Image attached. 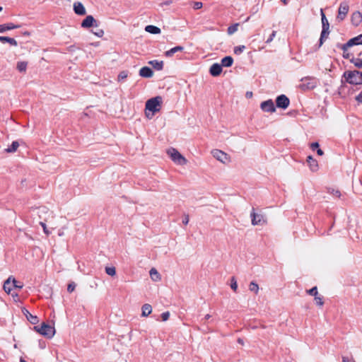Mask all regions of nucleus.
<instances>
[{"label":"nucleus","mask_w":362,"mask_h":362,"mask_svg":"<svg viewBox=\"0 0 362 362\" xmlns=\"http://www.w3.org/2000/svg\"><path fill=\"white\" fill-rule=\"evenodd\" d=\"M162 104V98L156 96L148 100L146 103V116L151 119L154 114L159 112Z\"/></svg>","instance_id":"nucleus-1"},{"label":"nucleus","mask_w":362,"mask_h":362,"mask_svg":"<svg viewBox=\"0 0 362 362\" xmlns=\"http://www.w3.org/2000/svg\"><path fill=\"white\" fill-rule=\"evenodd\" d=\"M344 76L349 83L355 85L362 83V72L359 71H345Z\"/></svg>","instance_id":"nucleus-2"},{"label":"nucleus","mask_w":362,"mask_h":362,"mask_svg":"<svg viewBox=\"0 0 362 362\" xmlns=\"http://www.w3.org/2000/svg\"><path fill=\"white\" fill-rule=\"evenodd\" d=\"M168 155L177 165H184L187 163V159L175 148H170L167 151Z\"/></svg>","instance_id":"nucleus-3"},{"label":"nucleus","mask_w":362,"mask_h":362,"mask_svg":"<svg viewBox=\"0 0 362 362\" xmlns=\"http://www.w3.org/2000/svg\"><path fill=\"white\" fill-rule=\"evenodd\" d=\"M34 329L47 338H52L55 333L54 328L45 323H42L40 326H35Z\"/></svg>","instance_id":"nucleus-4"},{"label":"nucleus","mask_w":362,"mask_h":362,"mask_svg":"<svg viewBox=\"0 0 362 362\" xmlns=\"http://www.w3.org/2000/svg\"><path fill=\"white\" fill-rule=\"evenodd\" d=\"M349 6L347 2L343 1L340 4L339 9H338V14L337 16L336 20L338 22H341L344 21L349 12Z\"/></svg>","instance_id":"nucleus-5"},{"label":"nucleus","mask_w":362,"mask_h":362,"mask_svg":"<svg viewBox=\"0 0 362 362\" xmlns=\"http://www.w3.org/2000/svg\"><path fill=\"white\" fill-rule=\"evenodd\" d=\"M250 217H251L252 224L253 226L262 225L264 223H266V220L264 218V215L262 214L255 213L254 209H252V211L250 214Z\"/></svg>","instance_id":"nucleus-6"},{"label":"nucleus","mask_w":362,"mask_h":362,"mask_svg":"<svg viewBox=\"0 0 362 362\" xmlns=\"http://www.w3.org/2000/svg\"><path fill=\"white\" fill-rule=\"evenodd\" d=\"M211 153L216 159L223 163H226L229 161L228 156L221 150L214 149L211 151Z\"/></svg>","instance_id":"nucleus-7"},{"label":"nucleus","mask_w":362,"mask_h":362,"mask_svg":"<svg viewBox=\"0 0 362 362\" xmlns=\"http://www.w3.org/2000/svg\"><path fill=\"white\" fill-rule=\"evenodd\" d=\"M276 104L279 108L286 109L290 104V100L285 95H281L276 98Z\"/></svg>","instance_id":"nucleus-8"},{"label":"nucleus","mask_w":362,"mask_h":362,"mask_svg":"<svg viewBox=\"0 0 362 362\" xmlns=\"http://www.w3.org/2000/svg\"><path fill=\"white\" fill-rule=\"evenodd\" d=\"M362 45V34L350 39L346 44L342 45V49L346 51L353 45Z\"/></svg>","instance_id":"nucleus-9"},{"label":"nucleus","mask_w":362,"mask_h":362,"mask_svg":"<svg viewBox=\"0 0 362 362\" xmlns=\"http://www.w3.org/2000/svg\"><path fill=\"white\" fill-rule=\"evenodd\" d=\"M260 107L264 112H274L276 110L272 100H268L262 102L260 105Z\"/></svg>","instance_id":"nucleus-10"},{"label":"nucleus","mask_w":362,"mask_h":362,"mask_svg":"<svg viewBox=\"0 0 362 362\" xmlns=\"http://www.w3.org/2000/svg\"><path fill=\"white\" fill-rule=\"evenodd\" d=\"M221 72L222 66L218 63L213 64L209 69V73L213 76H218L221 74Z\"/></svg>","instance_id":"nucleus-11"},{"label":"nucleus","mask_w":362,"mask_h":362,"mask_svg":"<svg viewBox=\"0 0 362 362\" xmlns=\"http://www.w3.org/2000/svg\"><path fill=\"white\" fill-rule=\"evenodd\" d=\"M74 11L77 15L79 16H84L86 13L84 6L79 1L75 2L74 4Z\"/></svg>","instance_id":"nucleus-12"},{"label":"nucleus","mask_w":362,"mask_h":362,"mask_svg":"<svg viewBox=\"0 0 362 362\" xmlns=\"http://www.w3.org/2000/svg\"><path fill=\"white\" fill-rule=\"evenodd\" d=\"M96 21L92 16H88L81 23V27L88 28L94 26V23Z\"/></svg>","instance_id":"nucleus-13"},{"label":"nucleus","mask_w":362,"mask_h":362,"mask_svg":"<svg viewBox=\"0 0 362 362\" xmlns=\"http://www.w3.org/2000/svg\"><path fill=\"white\" fill-rule=\"evenodd\" d=\"M351 23L354 26H358L362 21V15L359 11H355L351 15Z\"/></svg>","instance_id":"nucleus-14"},{"label":"nucleus","mask_w":362,"mask_h":362,"mask_svg":"<svg viewBox=\"0 0 362 362\" xmlns=\"http://www.w3.org/2000/svg\"><path fill=\"white\" fill-rule=\"evenodd\" d=\"M307 162L309 165L310 169L313 172H315L318 170L319 166H318L317 161L315 158H313V156H308Z\"/></svg>","instance_id":"nucleus-15"},{"label":"nucleus","mask_w":362,"mask_h":362,"mask_svg":"<svg viewBox=\"0 0 362 362\" xmlns=\"http://www.w3.org/2000/svg\"><path fill=\"white\" fill-rule=\"evenodd\" d=\"M139 75L144 78H151L153 75V72L151 68L144 66L139 70Z\"/></svg>","instance_id":"nucleus-16"},{"label":"nucleus","mask_w":362,"mask_h":362,"mask_svg":"<svg viewBox=\"0 0 362 362\" xmlns=\"http://www.w3.org/2000/svg\"><path fill=\"white\" fill-rule=\"evenodd\" d=\"M20 28V25H14L13 23H9L6 24H1L0 25V33H4L6 30L18 28Z\"/></svg>","instance_id":"nucleus-17"},{"label":"nucleus","mask_w":362,"mask_h":362,"mask_svg":"<svg viewBox=\"0 0 362 362\" xmlns=\"http://www.w3.org/2000/svg\"><path fill=\"white\" fill-rule=\"evenodd\" d=\"M23 314L25 315L27 320L33 325H35L38 322V319L37 316L33 315L31 313L28 312L27 310H23Z\"/></svg>","instance_id":"nucleus-18"},{"label":"nucleus","mask_w":362,"mask_h":362,"mask_svg":"<svg viewBox=\"0 0 362 362\" xmlns=\"http://www.w3.org/2000/svg\"><path fill=\"white\" fill-rule=\"evenodd\" d=\"M12 276H9L4 284V290L6 293H10L12 291L13 286V282H11Z\"/></svg>","instance_id":"nucleus-19"},{"label":"nucleus","mask_w":362,"mask_h":362,"mask_svg":"<svg viewBox=\"0 0 362 362\" xmlns=\"http://www.w3.org/2000/svg\"><path fill=\"white\" fill-rule=\"evenodd\" d=\"M184 47L182 46H176L165 52V55L167 57H171L175 53L177 52H182Z\"/></svg>","instance_id":"nucleus-20"},{"label":"nucleus","mask_w":362,"mask_h":362,"mask_svg":"<svg viewBox=\"0 0 362 362\" xmlns=\"http://www.w3.org/2000/svg\"><path fill=\"white\" fill-rule=\"evenodd\" d=\"M150 276L153 281H159L161 279V276L156 269L151 268L149 272Z\"/></svg>","instance_id":"nucleus-21"},{"label":"nucleus","mask_w":362,"mask_h":362,"mask_svg":"<svg viewBox=\"0 0 362 362\" xmlns=\"http://www.w3.org/2000/svg\"><path fill=\"white\" fill-rule=\"evenodd\" d=\"M233 63V59L230 56H227L221 59V65L224 67H230Z\"/></svg>","instance_id":"nucleus-22"},{"label":"nucleus","mask_w":362,"mask_h":362,"mask_svg":"<svg viewBox=\"0 0 362 362\" xmlns=\"http://www.w3.org/2000/svg\"><path fill=\"white\" fill-rule=\"evenodd\" d=\"M141 310H142L141 316L147 317L151 313L152 307L150 304L146 303L142 306Z\"/></svg>","instance_id":"nucleus-23"},{"label":"nucleus","mask_w":362,"mask_h":362,"mask_svg":"<svg viewBox=\"0 0 362 362\" xmlns=\"http://www.w3.org/2000/svg\"><path fill=\"white\" fill-rule=\"evenodd\" d=\"M155 69L160 71L163 68V62L158 60H152L148 62Z\"/></svg>","instance_id":"nucleus-24"},{"label":"nucleus","mask_w":362,"mask_h":362,"mask_svg":"<svg viewBox=\"0 0 362 362\" xmlns=\"http://www.w3.org/2000/svg\"><path fill=\"white\" fill-rule=\"evenodd\" d=\"M145 30L151 34H159L161 32L158 27L152 25L146 26Z\"/></svg>","instance_id":"nucleus-25"},{"label":"nucleus","mask_w":362,"mask_h":362,"mask_svg":"<svg viewBox=\"0 0 362 362\" xmlns=\"http://www.w3.org/2000/svg\"><path fill=\"white\" fill-rule=\"evenodd\" d=\"M0 42H8L10 45L13 46L18 45L17 41L15 39L8 37L0 36Z\"/></svg>","instance_id":"nucleus-26"},{"label":"nucleus","mask_w":362,"mask_h":362,"mask_svg":"<svg viewBox=\"0 0 362 362\" xmlns=\"http://www.w3.org/2000/svg\"><path fill=\"white\" fill-rule=\"evenodd\" d=\"M320 13H321V17H322V29L329 30V24L327 19L326 18V16H325L322 9L320 10Z\"/></svg>","instance_id":"nucleus-27"},{"label":"nucleus","mask_w":362,"mask_h":362,"mask_svg":"<svg viewBox=\"0 0 362 362\" xmlns=\"http://www.w3.org/2000/svg\"><path fill=\"white\" fill-rule=\"evenodd\" d=\"M350 62L354 64V66L358 69L362 68V59L352 57L350 59Z\"/></svg>","instance_id":"nucleus-28"},{"label":"nucleus","mask_w":362,"mask_h":362,"mask_svg":"<svg viewBox=\"0 0 362 362\" xmlns=\"http://www.w3.org/2000/svg\"><path fill=\"white\" fill-rule=\"evenodd\" d=\"M329 33V30L322 29L320 38V47L323 44L324 40L327 38Z\"/></svg>","instance_id":"nucleus-29"},{"label":"nucleus","mask_w":362,"mask_h":362,"mask_svg":"<svg viewBox=\"0 0 362 362\" xmlns=\"http://www.w3.org/2000/svg\"><path fill=\"white\" fill-rule=\"evenodd\" d=\"M19 146V144L18 141H13L11 145L6 149V151L8 153L15 152Z\"/></svg>","instance_id":"nucleus-30"},{"label":"nucleus","mask_w":362,"mask_h":362,"mask_svg":"<svg viewBox=\"0 0 362 362\" xmlns=\"http://www.w3.org/2000/svg\"><path fill=\"white\" fill-rule=\"evenodd\" d=\"M249 290L252 292H254L255 294H257L259 292L258 284L255 281L250 282V284L249 285Z\"/></svg>","instance_id":"nucleus-31"},{"label":"nucleus","mask_w":362,"mask_h":362,"mask_svg":"<svg viewBox=\"0 0 362 362\" xmlns=\"http://www.w3.org/2000/svg\"><path fill=\"white\" fill-rule=\"evenodd\" d=\"M27 65H28V64L25 62H18L17 63V69L20 72H25L27 69Z\"/></svg>","instance_id":"nucleus-32"},{"label":"nucleus","mask_w":362,"mask_h":362,"mask_svg":"<svg viewBox=\"0 0 362 362\" xmlns=\"http://www.w3.org/2000/svg\"><path fill=\"white\" fill-rule=\"evenodd\" d=\"M239 24L235 23L228 28L227 32L228 35H233L234 33H235L238 30V27Z\"/></svg>","instance_id":"nucleus-33"},{"label":"nucleus","mask_w":362,"mask_h":362,"mask_svg":"<svg viewBox=\"0 0 362 362\" xmlns=\"http://www.w3.org/2000/svg\"><path fill=\"white\" fill-rule=\"evenodd\" d=\"M105 272L107 274L111 276H113L116 274V269L115 267H105Z\"/></svg>","instance_id":"nucleus-34"},{"label":"nucleus","mask_w":362,"mask_h":362,"mask_svg":"<svg viewBox=\"0 0 362 362\" xmlns=\"http://www.w3.org/2000/svg\"><path fill=\"white\" fill-rule=\"evenodd\" d=\"M128 75H129V72L127 71H122L119 72L118 77H117L118 81H121L125 79L126 78H127Z\"/></svg>","instance_id":"nucleus-35"},{"label":"nucleus","mask_w":362,"mask_h":362,"mask_svg":"<svg viewBox=\"0 0 362 362\" xmlns=\"http://www.w3.org/2000/svg\"><path fill=\"white\" fill-rule=\"evenodd\" d=\"M245 49V45H239V46L234 47V53L235 54L238 55V54H240L242 52H243Z\"/></svg>","instance_id":"nucleus-36"},{"label":"nucleus","mask_w":362,"mask_h":362,"mask_svg":"<svg viewBox=\"0 0 362 362\" xmlns=\"http://www.w3.org/2000/svg\"><path fill=\"white\" fill-rule=\"evenodd\" d=\"M230 288L234 291H236L238 288V284L237 281L235 277H232L230 279Z\"/></svg>","instance_id":"nucleus-37"},{"label":"nucleus","mask_w":362,"mask_h":362,"mask_svg":"<svg viewBox=\"0 0 362 362\" xmlns=\"http://www.w3.org/2000/svg\"><path fill=\"white\" fill-rule=\"evenodd\" d=\"M303 85L306 86V87L308 88L313 89L316 86L317 82L314 79H312L307 84H303Z\"/></svg>","instance_id":"nucleus-38"},{"label":"nucleus","mask_w":362,"mask_h":362,"mask_svg":"<svg viewBox=\"0 0 362 362\" xmlns=\"http://www.w3.org/2000/svg\"><path fill=\"white\" fill-rule=\"evenodd\" d=\"M11 280L13 282V288H21L23 287V284H21L20 282H18V281H16L15 278L12 277Z\"/></svg>","instance_id":"nucleus-39"},{"label":"nucleus","mask_w":362,"mask_h":362,"mask_svg":"<svg viewBox=\"0 0 362 362\" xmlns=\"http://www.w3.org/2000/svg\"><path fill=\"white\" fill-rule=\"evenodd\" d=\"M331 194H332L334 197H340L341 193L338 189H332L329 191Z\"/></svg>","instance_id":"nucleus-40"},{"label":"nucleus","mask_w":362,"mask_h":362,"mask_svg":"<svg viewBox=\"0 0 362 362\" xmlns=\"http://www.w3.org/2000/svg\"><path fill=\"white\" fill-rule=\"evenodd\" d=\"M75 288H76V284L74 282L69 283L67 286V291L69 293H71L74 291Z\"/></svg>","instance_id":"nucleus-41"},{"label":"nucleus","mask_w":362,"mask_h":362,"mask_svg":"<svg viewBox=\"0 0 362 362\" xmlns=\"http://www.w3.org/2000/svg\"><path fill=\"white\" fill-rule=\"evenodd\" d=\"M308 293L311 296H314L315 297L316 296H317L318 294V292H317V287L315 286L313 288H312L311 289H310L308 291Z\"/></svg>","instance_id":"nucleus-42"},{"label":"nucleus","mask_w":362,"mask_h":362,"mask_svg":"<svg viewBox=\"0 0 362 362\" xmlns=\"http://www.w3.org/2000/svg\"><path fill=\"white\" fill-rule=\"evenodd\" d=\"M315 300L316 301V303L320 306H322L324 303L322 298L318 296L315 297Z\"/></svg>","instance_id":"nucleus-43"},{"label":"nucleus","mask_w":362,"mask_h":362,"mask_svg":"<svg viewBox=\"0 0 362 362\" xmlns=\"http://www.w3.org/2000/svg\"><path fill=\"white\" fill-rule=\"evenodd\" d=\"M170 317V313L168 311L163 313L161 314V317L163 321H167L169 319Z\"/></svg>","instance_id":"nucleus-44"},{"label":"nucleus","mask_w":362,"mask_h":362,"mask_svg":"<svg viewBox=\"0 0 362 362\" xmlns=\"http://www.w3.org/2000/svg\"><path fill=\"white\" fill-rule=\"evenodd\" d=\"M40 225H41V226L42 227L44 233H45L47 235H49V231L47 230L45 223H44V222H40Z\"/></svg>","instance_id":"nucleus-45"},{"label":"nucleus","mask_w":362,"mask_h":362,"mask_svg":"<svg viewBox=\"0 0 362 362\" xmlns=\"http://www.w3.org/2000/svg\"><path fill=\"white\" fill-rule=\"evenodd\" d=\"M276 32L273 31L272 33L271 34V35L269 36V37L267 40L266 43H270L273 40L274 37L276 36Z\"/></svg>","instance_id":"nucleus-46"},{"label":"nucleus","mask_w":362,"mask_h":362,"mask_svg":"<svg viewBox=\"0 0 362 362\" xmlns=\"http://www.w3.org/2000/svg\"><path fill=\"white\" fill-rule=\"evenodd\" d=\"M203 4L202 2H194V6H193V8L194 9H199L202 7Z\"/></svg>","instance_id":"nucleus-47"},{"label":"nucleus","mask_w":362,"mask_h":362,"mask_svg":"<svg viewBox=\"0 0 362 362\" xmlns=\"http://www.w3.org/2000/svg\"><path fill=\"white\" fill-rule=\"evenodd\" d=\"M319 146H320V145H319V144H318L317 142H314V143H312V144H310V148H311V149H312V150H313V151H314V150H315V149H317H317L319 148Z\"/></svg>","instance_id":"nucleus-48"},{"label":"nucleus","mask_w":362,"mask_h":362,"mask_svg":"<svg viewBox=\"0 0 362 362\" xmlns=\"http://www.w3.org/2000/svg\"><path fill=\"white\" fill-rule=\"evenodd\" d=\"M182 223L185 225H187L189 223V216L187 214H185L184 216V218H183V220H182Z\"/></svg>","instance_id":"nucleus-49"},{"label":"nucleus","mask_w":362,"mask_h":362,"mask_svg":"<svg viewBox=\"0 0 362 362\" xmlns=\"http://www.w3.org/2000/svg\"><path fill=\"white\" fill-rule=\"evenodd\" d=\"M342 362H354L353 359H350L348 357L343 356L342 357Z\"/></svg>","instance_id":"nucleus-50"},{"label":"nucleus","mask_w":362,"mask_h":362,"mask_svg":"<svg viewBox=\"0 0 362 362\" xmlns=\"http://www.w3.org/2000/svg\"><path fill=\"white\" fill-rule=\"evenodd\" d=\"M343 51H344L343 57L344 58L349 59L350 57V54L349 52H347V49L346 51H344V50H343Z\"/></svg>","instance_id":"nucleus-51"},{"label":"nucleus","mask_w":362,"mask_h":362,"mask_svg":"<svg viewBox=\"0 0 362 362\" xmlns=\"http://www.w3.org/2000/svg\"><path fill=\"white\" fill-rule=\"evenodd\" d=\"M317 155H319V156H322V155L324 154V152H323V151H322V150H321L320 148H318V149L317 150Z\"/></svg>","instance_id":"nucleus-52"},{"label":"nucleus","mask_w":362,"mask_h":362,"mask_svg":"<svg viewBox=\"0 0 362 362\" xmlns=\"http://www.w3.org/2000/svg\"><path fill=\"white\" fill-rule=\"evenodd\" d=\"M95 35L98 37H101L103 35V31L100 30V32L95 33Z\"/></svg>","instance_id":"nucleus-53"},{"label":"nucleus","mask_w":362,"mask_h":362,"mask_svg":"<svg viewBox=\"0 0 362 362\" xmlns=\"http://www.w3.org/2000/svg\"><path fill=\"white\" fill-rule=\"evenodd\" d=\"M252 96V92H250V91H247V92L246 93V97H247V98H251Z\"/></svg>","instance_id":"nucleus-54"},{"label":"nucleus","mask_w":362,"mask_h":362,"mask_svg":"<svg viewBox=\"0 0 362 362\" xmlns=\"http://www.w3.org/2000/svg\"><path fill=\"white\" fill-rule=\"evenodd\" d=\"M357 99L359 102L362 103V93L358 96Z\"/></svg>","instance_id":"nucleus-55"},{"label":"nucleus","mask_w":362,"mask_h":362,"mask_svg":"<svg viewBox=\"0 0 362 362\" xmlns=\"http://www.w3.org/2000/svg\"><path fill=\"white\" fill-rule=\"evenodd\" d=\"M238 342L239 344H242V345H243V344H244L243 340L242 339H240V338H239V339H238Z\"/></svg>","instance_id":"nucleus-56"},{"label":"nucleus","mask_w":362,"mask_h":362,"mask_svg":"<svg viewBox=\"0 0 362 362\" xmlns=\"http://www.w3.org/2000/svg\"><path fill=\"white\" fill-rule=\"evenodd\" d=\"M284 5L288 4V0H280Z\"/></svg>","instance_id":"nucleus-57"},{"label":"nucleus","mask_w":362,"mask_h":362,"mask_svg":"<svg viewBox=\"0 0 362 362\" xmlns=\"http://www.w3.org/2000/svg\"><path fill=\"white\" fill-rule=\"evenodd\" d=\"M210 317H211V315L209 314H207V315H205L204 319L205 320H209Z\"/></svg>","instance_id":"nucleus-58"},{"label":"nucleus","mask_w":362,"mask_h":362,"mask_svg":"<svg viewBox=\"0 0 362 362\" xmlns=\"http://www.w3.org/2000/svg\"><path fill=\"white\" fill-rule=\"evenodd\" d=\"M20 362H26L25 360H24L23 358H20Z\"/></svg>","instance_id":"nucleus-59"},{"label":"nucleus","mask_w":362,"mask_h":362,"mask_svg":"<svg viewBox=\"0 0 362 362\" xmlns=\"http://www.w3.org/2000/svg\"><path fill=\"white\" fill-rule=\"evenodd\" d=\"M63 235H64V233H63V232H59V236H62Z\"/></svg>","instance_id":"nucleus-60"},{"label":"nucleus","mask_w":362,"mask_h":362,"mask_svg":"<svg viewBox=\"0 0 362 362\" xmlns=\"http://www.w3.org/2000/svg\"><path fill=\"white\" fill-rule=\"evenodd\" d=\"M3 9V8L1 6H0V11H1Z\"/></svg>","instance_id":"nucleus-61"}]
</instances>
